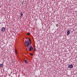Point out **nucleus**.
Listing matches in <instances>:
<instances>
[{"mask_svg": "<svg viewBox=\"0 0 77 77\" xmlns=\"http://www.w3.org/2000/svg\"><path fill=\"white\" fill-rule=\"evenodd\" d=\"M58 26H59L58 24H57L56 25V27H58Z\"/></svg>", "mask_w": 77, "mask_h": 77, "instance_id": "6e6552de", "label": "nucleus"}, {"mask_svg": "<svg viewBox=\"0 0 77 77\" xmlns=\"http://www.w3.org/2000/svg\"><path fill=\"white\" fill-rule=\"evenodd\" d=\"M24 62H25V63H27V62H28L27 60H24Z\"/></svg>", "mask_w": 77, "mask_h": 77, "instance_id": "423d86ee", "label": "nucleus"}, {"mask_svg": "<svg viewBox=\"0 0 77 77\" xmlns=\"http://www.w3.org/2000/svg\"><path fill=\"white\" fill-rule=\"evenodd\" d=\"M27 34L28 35H30V32L28 33H27Z\"/></svg>", "mask_w": 77, "mask_h": 77, "instance_id": "9d476101", "label": "nucleus"}, {"mask_svg": "<svg viewBox=\"0 0 77 77\" xmlns=\"http://www.w3.org/2000/svg\"><path fill=\"white\" fill-rule=\"evenodd\" d=\"M68 68H73V66L72 64L69 65L68 66Z\"/></svg>", "mask_w": 77, "mask_h": 77, "instance_id": "f03ea898", "label": "nucleus"}, {"mask_svg": "<svg viewBox=\"0 0 77 77\" xmlns=\"http://www.w3.org/2000/svg\"><path fill=\"white\" fill-rule=\"evenodd\" d=\"M34 51H36V48H34Z\"/></svg>", "mask_w": 77, "mask_h": 77, "instance_id": "9b49d317", "label": "nucleus"}, {"mask_svg": "<svg viewBox=\"0 0 77 77\" xmlns=\"http://www.w3.org/2000/svg\"><path fill=\"white\" fill-rule=\"evenodd\" d=\"M2 32H5V28L2 27Z\"/></svg>", "mask_w": 77, "mask_h": 77, "instance_id": "7ed1b4c3", "label": "nucleus"}, {"mask_svg": "<svg viewBox=\"0 0 77 77\" xmlns=\"http://www.w3.org/2000/svg\"><path fill=\"white\" fill-rule=\"evenodd\" d=\"M26 39H28V37H26Z\"/></svg>", "mask_w": 77, "mask_h": 77, "instance_id": "ddd939ff", "label": "nucleus"}, {"mask_svg": "<svg viewBox=\"0 0 77 77\" xmlns=\"http://www.w3.org/2000/svg\"><path fill=\"white\" fill-rule=\"evenodd\" d=\"M22 16H23L21 15V16H20V18H21V17H22Z\"/></svg>", "mask_w": 77, "mask_h": 77, "instance_id": "f8f14e48", "label": "nucleus"}, {"mask_svg": "<svg viewBox=\"0 0 77 77\" xmlns=\"http://www.w3.org/2000/svg\"><path fill=\"white\" fill-rule=\"evenodd\" d=\"M67 33L68 35H69V33H70V30H68Z\"/></svg>", "mask_w": 77, "mask_h": 77, "instance_id": "20e7f679", "label": "nucleus"}, {"mask_svg": "<svg viewBox=\"0 0 77 77\" xmlns=\"http://www.w3.org/2000/svg\"><path fill=\"white\" fill-rule=\"evenodd\" d=\"M20 14H21V16H23V13H21V12L20 13Z\"/></svg>", "mask_w": 77, "mask_h": 77, "instance_id": "1a4fd4ad", "label": "nucleus"}, {"mask_svg": "<svg viewBox=\"0 0 77 77\" xmlns=\"http://www.w3.org/2000/svg\"><path fill=\"white\" fill-rule=\"evenodd\" d=\"M25 43L26 45V47H27V49H26L27 50H29L30 51H32V49L33 48V47H32V46L31 45L30 47H29V45H30L31 44V40H30V38H29V40H28L27 41H25Z\"/></svg>", "mask_w": 77, "mask_h": 77, "instance_id": "f257e3e1", "label": "nucleus"}, {"mask_svg": "<svg viewBox=\"0 0 77 77\" xmlns=\"http://www.w3.org/2000/svg\"><path fill=\"white\" fill-rule=\"evenodd\" d=\"M15 53L16 54H17V51L16 49H15Z\"/></svg>", "mask_w": 77, "mask_h": 77, "instance_id": "0eeeda50", "label": "nucleus"}, {"mask_svg": "<svg viewBox=\"0 0 77 77\" xmlns=\"http://www.w3.org/2000/svg\"><path fill=\"white\" fill-rule=\"evenodd\" d=\"M3 65L2 64H0V67H3Z\"/></svg>", "mask_w": 77, "mask_h": 77, "instance_id": "39448f33", "label": "nucleus"}, {"mask_svg": "<svg viewBox=\"0 0 77 77\" xmlns=\"http://www.w3.org/2000/svg\"><path fill=\"white\" fill-rule=\"evenodd\" d=\"M30 55H31V56H33V54H30Z\"/></svg>", "mask_w": 77, "mask_h": 77, "instance_id": "4468645a", "label": "nucleus"}]
</instances>
